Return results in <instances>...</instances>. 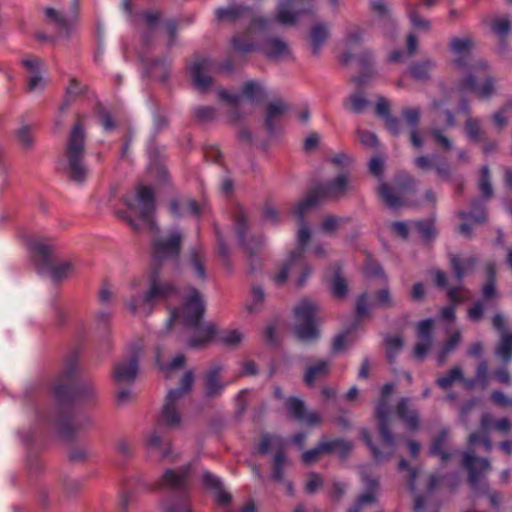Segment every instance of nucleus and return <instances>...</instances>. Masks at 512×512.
Listing matches in <instances>:
<instances>
[{
	"instance_id": "1",
	"label": "nucleus",
	"mask_w": 512,
	"mask_h": 512,
	"mask_svg": "<svg viewBox=\"0 0 512 512\" xmlns=\"http://www.w3.org/2000/svg\"><path fill=\"white\" fill-rule=\"evenodd\" d=\"M78 354L71 352L65 359L63 368L53 384L56 408L47 421L60 438L72 442L78 435L92 426L88 415L77 417L76 403L94 404L98 398L95 384L91 380H78Z\"/></svg>"
},
{
	"instance_id": "2",
	"label": "nucleus",
	"mask_w": 512,
	"mask_h": 512,
	"mask_svg": "<svg viewBox=\"0 0 512 512\" xmlns=\"http://www.w3.org/2000/svg\"><path fill=\"white\" fill-rule=\"evenodd\" d=\"M182 234L173 230L166 236H159L152 240V271L149 275L150 287L143 297H132L128 303L129 309L135 313L141 306L151 308L155 303L177 294L175 285L167 281H161V268L166 261L178 263L182 249Z\"/></svg>"
},
{
	"instance_id": "3",
	"label": "nucleus",
	"mask_w": 512,
	"mask_h": 512,
	"mask_svg": "<svg viewBox=\"0 0 512 512\" xmlns=\"http://www.w3.org/2000/svg\"><path fill=\"white\" fill-rule=\"evenodd\" d=\"M204 312L205 305L196 288L190 289V294L181 307L171 311L170 322H177L185 328L195 330V334L187 342L189 348H202L213 338L229 347L236 346L242 341V334L238 330H224L218 333L213 323L201 325Z\"/></svg>"
},
{
	"instance_id": "4",
	"label": "nucleus",
	"mask_w": 512,
	"mask_h": 512,
	"mask_svg": "<svg viewBox=\"0 0 512 512\" xmlns=\"http://www.w3.org/2000/svg\"><path fill=\"white\" fill-rule=\"evenodd\" d=\"M472 48L473 41L469 37H455L450 42V50L455 55L454 65L464 74L457 82L456 89L489 99L495 93L496 79L491 75L486 61L473 58Z\"/></svg>"
},
{
	"instance_id": "5",
	"label": "nucleus",
	"mask_w": 512,
	"mask_h": 512,
	"mask_svg": "<svg viewBox=\"0 0 512 512\" xmlns=\"http://www.w3.org/2000/svg\"><path fill=\"white\" fill-rule=\"evenodd\" d=\"M192 469L191 463L184 464L178 468L166 469L162 476L154 483V490L167 493L166 498L161 501V508L164 512H191Z\"/></svg>"
},
{
	"instance_id": "6",
	"label": "nucleus",
	"mask_w": 512,
	"mask_h": 512,
	"mask_svg": "<svg viewBox=\"0 0 512 512\" xmlns=\"http://www.w3.org/2000/svg\"><path fill=\"white\" fill-rule=\"evenodd\" d=\"M85 133L80 122L70 132L65 152L58 161V170L69 180L82 185L88 179L90 170L84 161Z\"/></svg>"
},
{
	"instance_id": "7",
	"label": "nucleus",
	"mask_w": 512,
	"mask_h": 512,
	"mask_svg": "<svg viewBox=\"0 0 512 512\" xmlns=\"http://www.w3.org/2000/svg\"><path fill=\"white\" fill-rule=\"evenodd\" d=\"M27 246L37 272L49 276L54 283L67 278L73 272L74 265L71 262L57 261L49 239L34 237L28 240Z\"/></svg>"
},
{
	"instance_id": "8",
	"label": "nucleus",
	"mask_w": 512,
	"mask_h": 512,
	"mask_svg": "<svg viewBox=\"0 0 512 512\" xmlns=\"http://www.w3.org/2000/svg\"><path fill=\"white\" fill-rule=\"evenodd\" d=\"M390 413L391 408L389 400H379L375 408V417L378 423V433L380 439L385 447L388 448V452L384 453L381 451L373 442L369 431L366 428L361 429V436L364 443L370 449L373 458L376 461H381L385 458H389L395 451V437L390 430Z\"/></svg>"
},
{
	"instance_id": "9",
	"label": "nucleus",
	"mask_w": 512,
	"mask_h": 512,
	"mask_svg": "<svg viewBox=\"0 0 512 512\" xmlns=\"http://www.w3.org/2000/svg\"><path fill=\"white\" fill-rule=\"evenodd\" d=\"M348 177L340 174L333 180L312 188L307 196L297 203L296 212L300 215L316 207L322 200L339 199L348 191Z\"/></svg>"
},
{
	"instance_id": "10",
	"label": "nucleus",
	"mask_w": 512,
	"mask_h": 512,
	"mask_svg": "<svg viewBox=\"0 0 512 512\" xmlns=\"http://www.w3.org/2000/svg\"><path fill=\"white\" fill-rule=\"evenodd\" d=\"M317 310V304L308 299H303L295 306L294 332L301 342H315L319 338L320 333L316 323Z\"/></svg>"
},
{
	"instance_id": "11",
	"label": "nucleus",
	"mask_w": 512,
	"mask_h": 512,
	"mask_svg": "<svg viewBox=\"0 0 512 512\" xmlns=\"http://www.w3.org/2000/svg\"><path fill=\"white\" fill-rule=\"evenodd\" d=\"M484 432H472L468 436V446L472 448L481 444ZM462 467L468 472V483L472 490L480 491L481 474L490 469V461L487 458L477 457L472 449L462 452Z\"/></svg>"
},
{
	"instance_id": "12",
	"label": "nucleus",
	"mask_w": 512,
	"mask_h": 512,
	"mask_svg": "<svg viewBox=\"0 0 512 512\" xmlns=\"http://www.w3.org/2000/svg\"><path fill=\"white\" fill-rule=\"evenodd\" d=\"M233 221L237 239L242 248L249 255L251 270L255 271L256 266L254 264V257L263 247V237L261 235H251L248 237L249 223L242 207H237L233 212Z\"/></svg>"
},
{
	"instance_id": "13",
	"label": "nucleus",
	"mask_w": 512,
	"mask_h": 512,
	"mask_svg": "<svg viewBox=\"0 0 512 512\" xmlns=\"http://www.w3.org/2000/svg\"><path fill=\"white\" fill-rule=\"evenodd\" d=\"M194 382V374L187 371L180 380V386L168 392L162 408L161 420L168 426H179L180 415L177 410L179 400L190 391Z\"/></svg>"
},
{
	"instance_id": "14",
	"label": "nucleus",
	"mask_w": 512,
	"mask_h": 512,
	"mask_svg": "<svg viewBox=\"0 0 512 512\" xmlns=\"http://www.w3.org/2000/svg\"><path fill=\"white\" fill-rule=\"evenodd\" d=\"M395 188L387 183H381L378 193L382 201L392 209L404 205L402 196L415 189L416 180L408 173H400L394 179Z\"/></svg>"
},
{
	"instance_id": "15",
	"label": "nucleus",
	"mask_w": 512,
	"mask_h": 512,
	"mask_svg": "<svg viewBox=\"0 0 512 512\" xmlns=\"http://www.w3.org/2000/svg\"><path fill=\"white\" fill-rule=\"evenodd\" d=\"M293 214L299 218L300 227L297 232V246L289 252L291 255V263L296 261L302 271V276L297 279V285L303 286L310 276L312 269L306 261L305 253L307 245L311 239V230L304 220V215H300L296 212V206L293 209Z\"/></svg>"
},
{
	"instance_id": "16",
	"label": "nucleus",
	"mask_w": 512,
	"mask_h": 512,
	"mask_svg": "<svg viewBox=\"0 0 512 512\" xmlns=\"http://www.w3.org/2000/svg\"><path fill=\"white\" fill-rule=\"evenodd\" d=\"M217 20L219 21H236L238 19L247 18L251 19L250 30L260 29L265 30L268 28L271 20L267 18H254V11L252 7L243 4L232 5L228 7H220L215 11Z\"/></svg>"
},
{
	"instance_id": "17",
	"label": "nucleus",
	"mask_w": 512,
	"mask_h": 512,
	"mask_svg": "<svg viewBox=\"0 0 512 512\" xmlns=\"http://www.w3.org/2000/svg\"><path fill=\"white\" fill-rule=\"evenodd\" d=\"M314 0H279L275 20L287 26L294 25L303 14L311 13Z\"/></svg>"
},
{
	"instance_id": "18",
	"label": "nucleus",
	"mask_w": 512,
	"mask_h": 512,
	"mask_svg": "<svg viewBox=\"0 0 512 512\" xmlns=\"http://www.w3.org/2000/svg\"><path fill=\"white\" fill-rule=\"evenodd\" d=\"M215 67V61L203 56H196L190 64L189 70L193 83L200 92H205L210 88L212 78L209 73L213 72Z\"/></svg>"
},
{
	"instance_id": "19",
	"label": "nucleus",
	"mask_w": 512,
	"mask_h": 512,
	"mask_svg": "<svg viewBox=\"0 0 512 512\" xmlns=\"http://www.w3.org/2000/svg\"><path fill=\"white\" fill-rule=\"evenodd\" d=\"M141 348L134 349L128 358L118 362L114 366L113 379L117 384H131L135 381L138 368Z\"/></svg>"
},
{
	"instance_id": "20",
	"label": "nucleus",
	"mask_w": 512,
	"mask_h": 512,
	"mask_svg": "<svg viewBox=\"0 0 512 512\" xmlns=\"http://www.w3.org/2000/svg\"><path fill=\"white\" fill-rule=\"evenodd\" d=\"M140 220L154 229L153 215L155 212V194L151 187L140 186L136 196Z\"/></svg>"
},
{
	"instance_id": "21",
	"label": "nucleus",
	"mask_w": 512,
	"mask_h": 512,
	"mask_svg": "<svg viewBox=\"0 0 512 512\" xmlns=\"http://www.w3.org/2000/svg\"><path fill=\"white\" fill-rule=\"evenodd\" d=\"M285 406L288 416L309 426L319 425L322 421L320 414L316 411L307 412L305 403L294 396L286 399Z\"/></svg>"
},
{
	"instance_id": "22",
	"label": "nucleus",
	"mask_w": 512,
	"mask_h": 512,
	"mask_svg": "<svg viewBox=\"0 0 512 512\" xmlns=\"http://www.w3.org/2000/svg\"><path fill=\"white\" fill-rule=\"evenodd\" d=\"M414 165L420 170L434 169L441 179L449 180L452 176L450 164L439 154L418 156L414 159Z\"/></svg>"
},
{
	"instance_id": "23",
	"label": "nucleus",
	"mask_w": 512,
	"mask_h": 512,
	"mask_svg": "<svg viewBox=\"0 0 512 512\" xmlns=\"http://www.w3.org/2000/svg\"><path fill=\"white\" fill-rule=\"evenodd\" d=\"M140 60L148 76L158 79L161 83L168 81L171 71V60L167 57L148 60L144 55H140Z\"/></svg>"
},
{
	"instance_id": "24",
	"label": "nucleus",
	"mask_w": 512,
	"mask_h": 512,
	"mask_svg": "<svg viewBox=\"0 0 512 512\" xmlns=\"http://www.w3.org/2000/svg\"><path fill=\"white\" fill-rule=\"evenodd\" d=\"M449 442V430L442 428L432 439L428 454L433 457H439L443 464L448 463L455 452L447 449Z\"/></svg>"
},
{
	"instance_id": "25",
	"label": "nucleus",
	"mask_w": 512,
	"mask_h": 512,
	"mask_svg": "<svg viewBox=\"0 0 512 512\" xmlns=\"http://www.w3.org/2000/svg\"><path fill=\"white\" fill-rule=\"evenodd\" d=\"M223 370L222 365L214 363L204 374L205 395L209 398L220 396L225 389L226 384L220 381V374Z\"/></svg>"
},
{
	"instance_id": "26",
	"label": "nucleus",
	"mask_w": 512,
	"mask_h": 512,
	"mask_svg": "<svg viewBox=\"0 0 512 512\" xmlns=\"http://www.w3.org/2000/svg\"><path fill=\"white\" fill-rule=\"evenodd\" d=\"M202 484L215 493L216 502L221 506L230 504L232 496L223 489L221 479L215 474L205 471L202 475Z\"/></svg>"
},
{
	"instance_id": "27",
	"label": "nucleus",
	"mask_w": 512,
	"mask_h": 512,
	"mask_svg": "<svg viewBox=\"0 0 512 512\" xmlns=\"http://www.w3.org/2000/svg\"><path fill=\"white\" fill-rule=\"evenodd\" d=\"M262 52L270 60H283L290 56L286 42L279 38H269L262 44Z\"/></svg>"
},
{
	"instance_id": "28",
	"label": "nucleus",
	"mask_w": 512,
	"mask_h": 512,
	"mask_svg": "<svg viewBox=\"0 0 512 512\" xmlns=\"http://www.w3.org/2000/svg\"><path fill=\"white\" fill-rule=\"evenodd\" d=\"M362 479L367 486V491L358 497L356 503L349 509L348 512H361L363 506L371 505L376 502L378 480L366 475H363Z\"/></svg>"
},
{
	"instance_id": "29",
	"label": "nucleus",
	"mask_w": 512,
	"mask_h": 512,
	"mask_svg": "<svg viewBox=\"0 0 512 512\" xmlns=\"http://www.w3.org/2000/svg\"><path fill=\"white\" fill-rule=\"evenodd\" d=\"M491 31L499 39V49L501 53H504L507 49V37L512 30L511 21L508 16L494 17L489 23Z\"/></svg>"
},
{
	"instance_id": "30",
	"label": "nucleus",
	"mask_w": 512,
	"mask_h": 512,
	"mask_svg": "<svg viewBox=\"0 0 512 512\" xmlns=\"http://www.w3.org/2000/svg\"><path fill=\"white\" fill-rule=\"evenodd\" d=\"M408 398H401L396 407L398 417L405 423L408 429L417 430L419 428L418 412L409 406Z\"/></svg>"
},
{
	"instance_id": "31",
	"label": "nucleus",
	"mask_w": 512,
	"mask_h": 512,
	"mask_svg": "<svg viewBox=\"0 0 512 512\" xmlns=\"http://www.w3.org/2000/svg\"><path fill=\"white\" fill-rule=\"evenodd\" d=\"M161 426L169 427L168 425H166L161 420V417H160L158 422H157L156 429L153 430L148 435V437L146 439V444L151 449H159V450H161L162 451V456L161 457L163 459H166V458L170 457L171 447H170V443H165V440H164L163 436L161 435V432H160ZM171 427L174 428L175 426H171Z\"/></svg>"
},
{
	"instance_id": "32",
	"label": "nucleus",
	"mask_w": 512,
	"mask_h": 512,
	"mask_svg": "<svg viewBox=\"0 0 512 512\" xmlns=\"http://www.w3.org/2000/svg\"><path fill=\"white\" fill-rule=\"evenodd\" d=\"M22 64L32 74L27 82L28 91H34L38 88H43V79L39 74V70L42 64L41 60L35 56H29L23 59Z\"/></svg>"
},
{
	"instance_id": "33",
	"label": "nucleus",
	"mask_w": 512,
	"mask_h": 512,
	"mask_svg": "<svg viewBox=\"0 0 512 512\" xmlns=\"http://www.w3.org/2000/svg\"><path fill=\"white\" fill-rule=\"evenodd\" d=\"M321 449L325 454L336 453L340 458H346L352 450V443L342 438L323 440L320 442Z\"/></svg>"
},
{
	"instance_id": "34",
	"label": "nucleus",
	"mask_w": 512,
	"mask_h": 512,
	"mask_svg": "<svg viewBox=\"0 0 512 512\" xmlns=\"http://www.w3.org/2000/svg\"><path fill=\"white\" fill-rule=\"evenodd\" d=\"M205 261L206 254L201 247H194L190 250L189 265L194 275L200 280H204L206 278Z\"/></svg>"
},
{
	"instance_id": "35",
	"label": "nucleus",
	"mask_w": 512,
	"mask_h": 512,
	"mask_svg": "<svg viewBox=\"0 0 512 512\" xmlns=\"http://www.w3.org/2000/svg\"><path fill=\"white\" fill-rule=\"evenodd\" d=\"M329 35L328 27L324 23L313 25L309 32V41L314 55H318L322 45Z\"/></svg>"
},
{
	"instance_id": "36",
	"label": "nucleus",
	"mask_w": 512,
	"mask_h": 512,
	"mask_svg": "<svg viewBox=\"0 0 512 512\" xmlns=\"http://www.w3.org/2000/svg\"><path fill=\"white\" fill-rule=\"evenodd\" d=\"M477 259L475 257L460 258L458 255L452 254L450 256V265L454 272L455 277L461 281L465 274L472 270L476 265Z\"/></svg>"
},
{
	"instance_id": "37",
	"label": "nucleus",
	"mask_w": 512,
	"mask_h": 512,
	"mask_svg": "<svg viewBox=\"0 0 512 512\" xmlns=\"http://www.w3.org/2000/svg\"><path fill=\"white\" fill-rule=\"evenodd\" d=\"M288 109V106L282 100H276L268 104L266 111L265 125L269 133L275 129V120L280 118Z\"/></svg>"
},
{
	"instance_id": "38",
	"label": "nucleus",
	"mask_w": 512,
	"mask_h": 512,
	"mask_svg": "<svg viewBox=\"0 0 512 512\" xmlns=\"http://www.w3.org/2000/svg\"><path fill=\"white\" fill-rule=\"evenodd\" d=\"M329 362L326 360H319L315 364L307 367L304 374V382L308 386H313L317 379L325 377L329 374Z\"/></svg>"
},
{
	"instance_id": "39",
	"label": "nucleus",
	"mask_w": 512,
	"mask_h": 512,
	"mask_svg": "<svg viewBox=\"0 0 512 512\" xmlns=\"http://www.w3.org/2000/svg\"><path fill=\"white\" fill-rule=\"evenodd\" d=\"M464 131L469 141L479 144L486 136V132L482 127L480 119L469 117L464 123Z\"/></svg>"
},
{
	"instance_id": "40",
	"label": "nucleus",
	"mask_w": 512,
	"mask_h": 512,
	"mask_svg": "<svg viewBox=\"0 0 512 512\" xmlns=\"http://www.w3.org/2000/svg\"><path fill=\"white\" fill-rule=\"evenodd\" d=\"M370 8L381 18L386 34L389 35L395 29V22L389 14L388 6L382 0H371Z\"/></svg>"
},
{
	"instance_id": "41",
	"label": "nucleus",
	"mask_w": 512,
	"mask_h": 512,
	"mask_svg": "<svg viewBox=\"0 0 512 512\" xmlns=\"http://www.w3.org/2000/svg\"><path fill=\"white\" fill-rule=\"evenodd\" d=\"M458 216L462 220H473L474 223L481 224L486 221V208L480 199H474L471 203L469 212L459 211Z\"/></svg>"
},
{
	"instance_id": "42",
	"label": "nucleus",
	"mask_w": 512,
	"mask_h": 512,
	"mask_svg": "<svg viewBox=\"0 0 512 512\" xmlns=\"http://www.w3.org/2000/svg\"><path fill=\"white\" fill-rule=\"evenodd\" d=\"M368 105L369 101L362 92L351 94L343 102L344 109L354 114L363 113Z\"/></svg>"
},
{
	"instance_id": "43",
	"label": "nucleus",
	"mask_w": 512,
	"mask_h": 512,
	"mask_svg": "<svg viewBox=\"0 0 512 512\" xmlns=\"http://www.w3.org/2000/svg\"><path fill=\"white\" fill-rule=\"evenodd\" d=\"M141 17L148 27V31L142 35V41L148 46L152 41V32L160 22L161 13L159 11L147 10L141 13Z\"/></svg>"
},
{
	"instance_id": "44",
	"label": "nucleus",
	"mask_w": 512,
	"mask_h": 512,
	"mask_svg": "<svg viewBox=\"0 0 512 512\" xmlns=\"http://www.w3.org/2000/svg\"><path fill=\"white\" fill-rule=\"evenodd\" d=\"M242 94L251 102H260L265 97V89L261 83L251 80L243 84Z\"/></svg>"
},
{
	"instance_id": "45",
	"label": "nucleus",
	"mask_w": 512,
	"mask_h": 512,
	"mask_svg": "<svg viewBox=\"0 0 512 512\" xmlns=\"http://www.w3.org/2000/svg\"><path fill=\"white\" fill-rule=\"evenodd\" d=\"M404 341L401 335H387L384 338L387 359L390 363L394 362L397 355L403 347Z\"/></svg>"
},
{
	"instance_id": "46",
	"label": "nucleus",
	"mask_w": 512,
	"mask_h": 512,
	"mask_svg": "<svg viewBox=\"0 0 512 512\" xmlns=\"http://www.w3.org/2000/svg\"><path fill=\"white\" fill-rule=\"evenodd\" d=\"M295 272L299 273V279L302 276L301 268L296 261L291 263V255H288L286 262L281 267L279 272L273 277V280L276 285L281 286L287 281L288 275Z\"/></svg>"
},
{
	"instance_id": "47",
	"label": "nucleus",
	"mask_w": 512,
	"mask_h": 512,
	"mask_svg": "<svg viewBox=\"0 0 512 512\" xmlns=\"http://www.w3.org/2000/svg\"><path fill=\"white\" fill-rule=\"evenodd\" d=\"M218 94L222 100L226 101L229 105L232 106L229 114V120L231 122L239 121L242 115L237 105L241 99V96L239 94H232L224 89L219 90Z\"/></svg>"
},
{
	"instance_id": "48",
	"label": "nucleus",
	"mask_w": 512,
	"mask_h": 512,
	"mask_svg": "<svg viewBox=\"0 0 512 512\" xmlns=\"http://www.w3.org/2000/svg\"><path fill=\"white\" fill-rule=\"evenodd\" d=\"M434 66L435 63L430 59L415 62L410 67V73L414 79L424 81L429 78L430 72Z\"/></svg>"
},
{
	"instance_id": "49",
	"label": "nucleus",
	"mask_w": 512,
	"mask_h": 512,
	"mask_svg": "<svg viewBox=\"0 0 512 512\" xmlns=\"http://www.w3.org/2000/svg\"><path fill=\"white\" fill-rule=\"evenodd\" d=\"M45 15L48 20L53 22L60 33L65 34L66 36L70 33V24L69 21L57 10L54 8H46Z\"/></svg>"
},
{
	"instance_id": "50",
	"label": "nucleus",
	"mask_w": 512,
	"mask_h": 512,
	"mask_svg": "<svg viewBox=\"0 0 512 512\" xmlns=\"http://www.w3.org/2000/svg\"><path fill=\"white\" fill-rule=\"evenodd\" d=\"M460 341H461V334L458 331L453 333L447 339V341L443 344L441 350L439 351V354L437 357L438 365L441 366L445 363L447 356L458 347V345L460 344Z\"/></svg>"
},
{
	"instance_id": "51",
	"label": "nucleus",
	"mask_w": 512,
	"mask_h": 512,
	"mask_svg": "<svg viewBox=\"0 0 512 512\" xmlns=\"http://www.w3.org/2000/svg\"><path fill=\"white\" fill-rule=\"evenodd\" d=\"M460 379H463V371L460 366H454L446 375L436 379V385L446 390L450 388L454 382L460 381Z\"/></svg>"
},
{
	"instance_id": "52",
	"label": "nucleus",
	"mask_w": 512,
	"mask_h": 512,
	"mask_svg": "<svg viewBox=\"0 0 512 512\" xmlns=\"http://www.w3.org/2000/svg\"><path fill=\"white\" fill-rule=\"evenodd\" d=\"M287 458L285 453L282 450H279L275 453L273 458V466H272V480L276 482L284 481V467L286 465Z\"/></svg>"
},
{
	"instance_id": "53",
	"label": "nucleus",
	"mask_w": 512,
	"mask_h": 512,
	"mask_svg": "<svg viewBox=\"0 0 512 512\" xmlns=\"http://www.w3.org/2000/svg\"><path fill=\"white\" fill-rule=\"evenodd\" d=\"M496 354L501 357L504 362L512 360V334L504 333L501 335L500 343L496 348Z\"/></svg>"
},
{
	"instance_id": "54",
	"label": "nucleus",
	"mask_w": 512,
	"mask_h": 512,
	"mask_svg": "<svg viewBox=\"0 0 512 512\" xmlns=\"http://www.w3.org/2000/svg\"><path fill=\"white\" fill-rule=\"evenodd\" d=\"M479 190L483 198L488 199L493 196V188L491 185L490 169L488 166H483L480 172Z\"/></svg>"
},
{
	"instance_id": "55",
	"label": "nucleus",
	"mask_w": 512,
	"mask_h": 512,
	"mask_svg": "<svg viewBox=\"0 0 512 512\" xmlns=\"http://www.w3.org/2000/svg\"><path fill=\"white\" fill-rule=\"evenodd\" d=\"M434 322L432 319H425L417 324V338L419 341L432 342Z\"/></svg>"
},
{
	"instance_id": "56",
	"label": "nucleus",
	"mask_w": 512,
	"mask_h": 512,
	"mask_svg": "<svg viewBox=\"0 0 512 512\" xmlns=\"http://www.w3.org/2000/svg\"><path fill=\"white\" fill-rule=\"evenodd\" d=\"M232 47L234 51L248 53L254 49V43L247 34H243L233 37Z\"/></svg>"
},
{
	"instance_id": "57",
	"label": "nucleus",
	"mask_w": 512,
	"mask_h": 512,
	"mask_svg": "<svg viewBox=\"0 0 512 512\" xmlns=\"http://www.w3.org/2000/svg\"><path fill=\"white\" fill-rule=\"evenodd\" d=\"M252 302L246 306V309L250 313L259 311L264 301V291L261 286L254 285L251 288Z\"/></svg>"
},
{
	"instance_id": "58",
	"label": "nucleus",
	"mask_w": 512,
	"mask_h": 512,
	"mask_svg": "<svg viewBox=\"0 0 512 512\" xmlns=\"http://www.w3.org/2000/svg\"><path fill=\"white\" fill-rule=\"evenodd\" d=\"M417 7V5L411 4L407 6L408 17L415 28L428 30L430 27V23L428 20L419 16Z\"/></svg>"
},
{
	"instance_id": "59",
	"label": "nucleus",
	"mask_w": 512,
	"mask_h": 512,
	"mask_svg": "<svg viewBox=\"0 0 512 512\" xmlns=\"http://www.w3.org/2000/svg\"><path fill=\"white\" fill-rule=\"evenodd\" d=\"M357 327H358V323L355 322L352 325V327H350L347 331L338 334L334 338L333 346H332L334 352H339V351H341V350H343L345 348V346L348 343L349 338L351 337L353 331L355 329H357Z\"/></svg>"
},
{
	"instance_id": "60",
	"label": "nucleus",
	"mask_w": 512,
	"mask_h": 512,
	"mask_svg": "<svg viewBox=\"0 0 512 512\" xmlns=\"http://www.w3.org/2000/svg\"><path fill=\"white\" fill-rule=\"evenodd\" d=\"M429 133L435 144L441 149L448 151L452 148V140L445 136L441 129L431 128Z\"/></svg>"
},
{
	"instance_id": "61",
	"label": "nucleus",
	"mask_w": 512,
	"mask_h": 512,
	"mask_svg": "<svg viewBox=\"0 0 512 512\" xmlns=\"http://www.w3.org/2000/svg\"><path fill=\"white\" fill-rule=\"evenodd\" d=\"M417 231L424 240H430L435 237L436 230L433 221L421 220L415 223Z\"/></svg>"
},
{
	"instance_id": "62",
	"label": "nucleus",
	"mask_w": 512,
	"mask_h": 512,
	"mask_svg": "<svg viewBox=\"0 0 512 512\" xmlns=\"http://www.w3.org/2000/svg\"><path fill=\"white\" fill-rule=\"evenodd\" d=\"M402 116L411 130H417L420 122V110L418 108H404Z\"/></svg>"
},
{
	"instance_id": "63",
	"label": "nucleus",
	"mask_w": 512,
	"mask_h": 512,
	"mask_svg": "<svg viewBox=\"0 0 512 512\" xmlns=\"http://www.w3.org/2000/svg\"><path fill=\"white\" fill-rule=\"evenodd\" d=\"M509 110H512V108L509 102H507L503 107H501L492 115V121L499 130H502L507 125L508 119L506 117V113Z\"/></svg>"
},
{
	"instance_id": "64",
	"label": "nucleus",
	"mask_w": 512,
	"mask_h": 512,
	"mask_svg": "<svg viewBox=\"0 0 512 512\" xmlns=\"http://www.w3.org/2000/svg\"><path fill=\"white\" fill-rule=\"evenodd\" d=\"M348 292V285L344 278L336 274L332 281V293L337 298H343Z\"/></svg>"
}]
</instances>
